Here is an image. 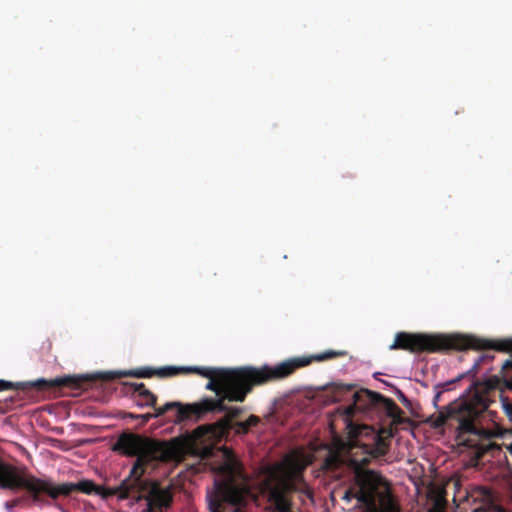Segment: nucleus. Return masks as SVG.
Wrapping results in <instances>:
<instances>
[{
    "label": "nucleus",
    "instance_id": "nucleus-1",
    "mask_svg": "<svg viewBox=\"0 0 512 512\" xmlns=\"http://www.w3.org/2000/svg\"><path fill=\"white\" fill-rule=\"evenodd\" d=\"M345 351L327 350L312 356L290 358L274 366H244L238 368L183 366L181 374H197L209 379L205 388L216 394L217 399L204 398L200 402L182 404L168 402L165 407H177L176 424L187 420H199L208 412H222L227 409L224 401L243 402L254 386L282 380L292 375L296 369L305 367L313 361L322 362L345 356Z\"/></svg>",
    "mask_w": 512,
    "mask_h": 512
},
{
    "label": "nucleus",
    "instance_id": "nucleus-2",
    "mask_svg": "<svg viewBox=\"0 0 512 512\" xmlns=\"http://www.w3.org/2000/svg\"><path fill=\"white\" fill-rule=\"evenodd\" d=\"M210 430L206 426H199L187 438H175L170 442H162L152 438L123 432L119 435L112 450L122 455L136 457L129 475L120 483V500L131 499V506L142 500L146 507L141 512H160L172 505L173 495L169 487H162L156 480L144 478L147 466L154 461H178L189 452L193 445Z\"/></svg>",
    "mask_w": 512,
    "mask_h": 512
},
{
    "label": "nucleus",
    "instance_id": "nucleus-3",
    "mask_svg": "<svg viewBox=\"0 0 512 512\" xmlns=\"http://www.w3.org/2000/svg\"><path fill=\"white\" fill-rule=\"evenodd\" d=\"M497 384L496 378L475 384L474 393L469 399L448 404L430 417L431 425L434 428H454L459 444L472 449L478 458L487 454L496 457L503 447L512 452V433L500 428H485L478 422L490 405L489 392L495 390Z\"/></svg>",
    "mask_w": 512,
    "mask_h": 512
},
{
    "label": "nucleus",
    "instance_id": "nucleus-4",
    "mask_svg": "<svg viewBox=\"0 0 512 512\" xmlns=\"http://www.w3.org/2000/svg\"><path fill=\"white\" fill-rule=\"evenodd\" d=\"M0 488L9 490H26L34 503L44 501V496L55 500L60 496H69L74 492L99 495L103 499L111 496L119 498L120 485L105 487L95 484L92 480H81L78 483L56 484L49 478H38L32 474L19 472L15 467L0 459Z\"/></svg>",
    "mask_w": 512,
    "mask_h": 512
},
{
    "label": "nucleus",
    "instance_id": "nucleus-5",
    "mask_svg": "<svg viewBox=\"0 0 512 512\" xmlns=\"http://www.w3.org/2000/svg\"><path fill=\"white\" fill-rule=\"evenodd\" d=\"M389 349L405 350L410 353H436L464 349H494L512 352V339L492 341L474 336L398 332Z\"/></svg>",
    "mask_w": 512,
    "mask_h": 512
},
{
    "label": "nucleus",
    "instance_id": "nucleus-6",
    "mask_svg": "<svg viewBox=\"0 0 512 512\" xmlns=\"http://www.w3.org/2000/svg\"><path fill=\"white\" fill-rule=\"evenodd\" d=\"M219 475L220 479L207 491L209 512H245L251 491L242 463L229 455L219 467Z\"/></svg>",
    "mask_w": 512,
    "mask_h": 512
},
{
    "label": "nucleus",
    "instance_id": "nucleus-7",
    "mask_svg": "<svg viewBox=\"0 0 512 512\" xmlns=\"http://www.w3.org/2000/svg\"><path fill=\"white\" fill-rule=\"evenodd\" d=\"M343 499H355L361 512H400L386 480L373 470H357Z\"/></svg>",
    "mask_w": 512,
    "mask_h": 512
},
{
    "label": "nucleus",
    "instance_id": "nucleus-8",
    "mask_svg": "<svg viewBox=\"0 0 512 512\" xmlns=\"http://www.w3.org/2000/svg\"><path fill=\"white\" fill-rule=\"evenodd\" d=\"M354 404L350 410L369 411L371 409H381L392 419V425L399 426L410 423V419L404 416V411L390 398L383 396L378 392L368 389H362L353 394Z\"/></svg>",
    "mask_w": 512,
    "mask_h": 512
},
{
    "label": "nucleus",
    "instance_id": "nucleus-9",
    "mask_svg": "<svg viewBox=\"0 0 512 512\" xmlns=\"http://www.w3.org/2000/svg\"><path fill=\"white\" fill-rule=\"evenodd\" d=\"M349 437L352 442L368 448V453L373 457H380L387 454L390 446V439L394 437L392 427L382 428L376 431L368 425H351Z\"/></svg>",
    "mask_w": 512,
    "mask_h": 512
},
{
    "label": "nucleus",
    "instance_id": "nucleus-10",
    "mask_svg": "<svg viewBox=\"0 0 512 512\" xmlns=\"http://www.w3.org/2000/svg\"><path fill=\"white\" fill-rule=\"evenodd\" d=\"M89 381L90 379L87 376L72 375L60 376L54 379L40 378L35 381L20 382L16 384L5 380H0V391L11 389L28 391L34 389L37 391L44 392L51 391L57 388H69L72 390H78L83 388V386L87 384Z\"/></svg>",
    "mask_w": 512,
    "mask_h": 512
},
{
    "label": "nucleus",
    "instance_id": "nucleus-11",
    "mask_svg": "<svg viewBox=\"0 0 512 512\" xmlns=\"http://www.w3.org/2000/svg\"><path fill=\"white\" fill-rule=\"evenodd\" d=\"M181 374V367L176 366H166L158 369L150 368V367H142L135 370H130L127 372H119L117 374L118 377L122 376H131L136 378H150L152 376H158L160 378L173 377Z\"/></svg>",
    "mask_w": 512,
    "mask_h": 512
},
{
    "label": "nucleus",
    "instance_id": "nucleus-12",
    "mask_svg": "<svg viewBox=\"0 0 512 512\" xmlns=\"http://www.w3.org/2000/svg\"><path fill=\"white\" fill-rule=\"evenodd\" d=\"M474 502L479 501V505L473 509V512H506V510L494 501L492 492L485 488L479 487L474 492Z\"/></svg>",
    "mask_w": 512,
    "mask_h": 512
},
{
    "label": "nucleus",
    "instance_id": "nucleus-13",
    "mask_svg": "<svg viewBox=\"0 0 512 512\" xmlns=\"http://www.w3.org/2000/svg\"><path fill=\"white\" fill-rule=\"evenodd\" d=\"M134 392V401L139 407H154L157 396L145 387L144 383H131Z\"/></svg>",
    "mask_w": 512,
    "mask_h": 512
},
{
    "label": "nucleus",
    "instance_id": "nucleus-14",
    "mask_svg": "<svg viewBox=\"0 0 512 512\" xmlns=\"http://www.w3.org/2000/svg\"><path fill=\"white\" fill-rule=\"evenodd\" d=\"M167 405H168V403H166L165 405H163V406H161L159 408H155V412L154 413H146V414H142V415H135V414L130 413V414H128V416L130 418H133V419L141 418L142 422L146 423L151 418H158V417L163 416L168 411H175V417L173 419V422L175 423V419L177 418V407H170V408L166 409L165 407Z\"/></svg>",
    "mask_w": 512,
    "mask_h": 512
},
{
    "label": "nucleus",
    "instance_id": "nucleus-15",
    "mask_svg": "<svg viewBox=\"0 0 512 512\" xmlns=\"http://www.w3.org/2000/svg\"><path fill=\"white\" fill-rule=\"evenodd\" d=\"M502 378L505 382V385L512 389V360H507L502 365Z\"/></svg>",
    "mask_w": 512,
    "mask_h": 512
},
{
    "label": "nucleus",
    "instance_id": "nucleus-16",
    "mask_svg": "<svg viewBox=\"0 0 512 512\" xmlns=\"http://www.w3.org/2000/svg\"><path fill=\"white\" fill-rule=\"evenodd\" d=\"M494 358L492 354L485 353L480 355L477 360L474 362V365L472 366L469 373L473 374V376L478 372L479 366L485 362V361H491Z\"/></svg>",
    "mask_w": 512,
    "mask_h": 512
},
{
    "label": "nucleus",
    "instance_id": "nucleus-17",
    "mask_svg": "<svg viewBox=\"0 0 512 512\" xmlns=\"http://www.w3.org/2000/svg\"><path fill=\"white\" fill-rule=\"evenodd\" d=\"M234 429L238 434H247L250 430L245 421L235 422Z\"/></svg>",
    "mask_w": 512,
    "mask_h": 512
},
{
    "label": "nucleus",
    "instance_id": "nucleus-18",
    "mask_svg": "<svg viewBox=\"0 0 512 512\" xmlns=\"http://www.w3.org/2000/svg\"><path fill=\"white\" fill-rule=\"evenodd\" d=\"M219 423L224 429L234 428L233 419L229 414H226Z\"/></svg>",
    "mask_w": 512,
    "mask_h": 512
},
{
    "label": "nucleus",
    "instance_id": "nucleus-19",
    "mask_svg": "<svg viewBox=\"0 0 512 512\" xmlns=\"http://www.w3.org/2000/svg\"><path fill=\"white\" fill-rule=\"evenodd\" d=\"M396 396L398 400L406 407L410 408L412 403L411 401L406 397V395L399 389H396Z\"/></svg>",
    "mask_w": 512,
    "mask_h": 512
},
{
    "label": "nucleus",
    "instance_id": "nucleus-20",
    "mask_svg": "<svg viewBox=\"0 0 512 512\" xmlns=\"http://www.w3.org/2000/svg\"><path fill=\"white\" fill-rule=\"evenodd\" d=\"M242 411H243V409L240 407H228L227 406V409L224 410L223 412H226V414H229L232 417V419L234 420L242 413Z\"/></svg>",
    "mask_w": 512,
    "mask_h": 512
},
{
    "label": "nucleus",
    "instance_id": "nucleus-21",
    "mask_svg": "<svg viewBox=\"0 0 512 512\" xmlns=\"http://www.w3.org/2000/svg\"><path fill=\"white\" fill-rule=\"evenodd\" d=\"M245 422L250 429L251 427H255L260 423V418L256 415H250Z\"/></svg>",
    "mask_w": 512,
    "mask_h": 512
},
{
    "label": "nucleus",
    "instance_id": "nucleus-22",
    "mask_svg": "<svg viewBox=\"0 0 512 512\" xmlns=\"http://www.w3.org/2000/svg\"><path fill=\"white\" fill-rule=\"evenodd\" d=\"M337 461L338 457L336 455H331L328 458H326L325 465L327 468H332L333 466L336 465Z\"/></svg>",
    "mask_w": 512,
    "mask_h": 512
},
{
    "label": "nucleus",
    "instance_id": "nucleus-23",
    "mask_svg": "<svg viewBox=\"0 0 512 512\" xmlns=\"http://www.w3.org/2000/svg\"><path fill=\"white\" fill-rule=\"evenodd\" d=\"M19 502H20L19 499L12 500V501L6 503V507L7 508L16 507L19 504Z\"/></svg>",
    "mask_w": 512,
    "mask_h": 512
},
{
    "label": "nucleus",
    "instance_id": "nucleus-24",
    "mask_svg": "<svg viewBox=\"0 0 512 512\" xmlns=\"http://www.w3.org/2000/svg\"><path fill=\"white\" fill-rule=\"evenodd\" d=\"M441 394H442V392H438V393L435 395V397H434V399H433V402H434V404H435V405H436V404H437V402L440 400Z\"/></svg>",
    "mask_w": 512,
    "mask_h": 512
},
{
    "label": "nucleus",
    "instance_id": "nucleus-25",
    "mask_svg": "<svg viewBox=\"0 0 512 512\" xmlns=\"http://www.w3.org/2000/svg\"><path fill=\"white\" fill-rule=\"evenodd\" d=\"M457 380H452V382L447 383L446 385H450L452 383H455Z\"/></svg>",
    "mask_w": 512,
    "mask_h": 512
},
{
    "label": "nucleus",
    "instance_id": "nucleus-26",
    "mask_svg": "<svg viewBox=\"0 0 512 512\" xmlns=\"http://www.w3.org/2000/svg\"><path fill=\"white\" fill-rule=\"evenodd\" d=\"M111 374H112V373H109V374L107 375V379L112 378V377H111Z\"/></svg>",
    "mask_w": 512,
    "mask_h": 512
}]
</instances>
